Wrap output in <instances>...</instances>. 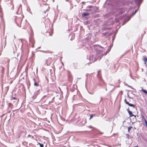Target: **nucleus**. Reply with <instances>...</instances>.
<instances>
[{
    "mask_svg": "<svg viewBox=\"0 0 147 147\" xmlns=\"http://www.w3.org/2000/svg\"><path fill=\"white\" fill-rule=\"evenodd\" d=\"M143 61L144 62V64L146 65V63H147V58L146 57H144L143 59Z\"/></svg>",
    "mask_w": 147,
    "mask_h": 147,
    "instance_id": "obj_7",
    "label": "nucleus"
},
{
    "mask_svg": "<svg viewBox=\"0 0 147 147\" xmlns=\"http://www.w3.org/2000/svg\"><path fill=\"white\" fill-rule=\"evenodd\" d=\"M24 18V16L22 14L17 16L15 18V22L17 25L19 27L21 26L22 20Z\"/></svg>",
    "mask_w": 147,
    "mask_h": 147,
    "instance_id": "obj_1",
    "label": "nucleus"
},
{
    "mask_svg": "<svg viewBox=\"0 0 147 147\" xmlns=\"http://www.w3.org/2000/svg\"><path fill=\"white\" fill-rule=\"evenodd\" d=\"M53 30L52 28L50 29L47 31V32L49 33V35L51 36L53 33Z\"/></svg>",
    "mask_w": 147,
    "mask_h": 147,
    "instance_id": "obj_5",
    "label": "nucleus"
},
{
    "mask_svg": "<svg viewBox=\"0 0 147 147\" xmlns=\"http://www.w3.org/2000/svg\"><path fill=\"white\" fill-rule=\"evenodd\" d=\"M34 97H35V98H36V96H35L34 95V96H33Z\"/></svg>",
    "mask_w": 147,
    "mask_h": 147,
    "instance_id": "obj_22",
    "label": "nucleus"
},
{
    "mask_svg": "<svg viewBox=\"0 0 147 147\" xmlns=\"http://www.w3.org/2000/svg\"><path fill=\"white\" fill-rule=\"evenodd\" d=\"M13 99L16 100V98L15 97H13L11 99V100H13Z\"/></svg>",
    "mask_w": 147,
    "mask_h": 147,
    "instance_id": "obj_21",
    "label": "nucleus"
},
{
    "mask_svg": "<svg viewBox=\"0 0 147 147\" xmlns=\"http://www.w3.org/2000/svg\"><path fill=\"white\" fill-rule=\"evenodd\" d=\"M128 112L130 115V117H132L133 116H134L135 117H136V116L133 115L132 113V112L130 111H128Z\"/></svg>",
    "mask_w": 147,
    "mask_h": 147,
    "instance_id": "obj_8",
    "label": "nucleus"
},
{
    "mask_svg": "<svg viewBox=\"0 0 147 147\" xmlns=\"http://www.w3.org/2000/svg\"><path fill=\"white\" fill-rule=\"evenodd\" d=\"M28 137H31V138H34V136H31V135H30V134H29V135H28Z\"/></svg>",
    "mask_w": 147,
    "mask_h": 147,
    "instance_id": "obj_18",
    "label": "nucleus"
},
{
    "mask_svg": "<svg viewBox=\"0 0 147 147\" xmlns=\"http://www.w3.org/2000/svg\"><path fill=\"white\" fill-rule=\"evenodd\" d=\"M39 144L40 147H44V145L43 144H41L40 143H39Z\"/></svg>",
    "mask_w": 147,
    "mask_h": 147,
    "instance_id": "obj_19",
    "label": "nucleus"
},
{
    "mask_svg": "<svg viewBox=\"0 0 147 147\" xmlns=\"http://www.w3.org/2000/svg\"><path fill=\"white\" fill-rule=\"evenodd\" d=\"M125 136H126V138H128L129 137V135L128 134H126Z\"/></svg>",
    "mask_w": 147,
    "mask_h": 147,
    "instance_id": "obj_16",
    "label": "nucleus"
},
{
    "mask_svg": "<svg viewBox=\"0 0 147 147\" xmlns=\"http://www.w3.org/2000/svg\"><path fill=\"white\" fill-rule=\"evenodd\" d=\"M142 118L144 119V120L145 121V124L146 125V127H147V121L144 118V116H142Z\"/></svg>",
    "mask_w": 147,
    "mask_h": 147,
    "instance_id": "obj_10",
    "label": "nucleus"
},
{
    "mask_svg": "<svg viewBox=\"0 0 147 147\" xmlns=\"http://www.w3.org/2000/svg\"><path fill=\"white\" fill-rule=\"evenodd\" d=\"M137 10H136L133 13H132V15H134L136 13V12H137Z\"/></svg>",
    "mask_w": 147,
    "mask_h": 147,
    "instance_id": "obj_20",
    "label": "nucleus"
},
{
    "mask_svg": "<svg viewBox=\"0 0 147 147\" xmlns=\"http://www.w3.org/2000/svg\"><path fill=\"white\" fill-rule=\"evenodd\" d=\"M94 114L91 115H90V117L89 118V119L90 120L93 117V116H94Z\"/></svg>",
    "mask_w": 147,
    "mask_h": 147,
    "instance_id": "obj_14",
    "label": "nucleus"
},
{
    "mask_svg": "<svg viewBox=\"0 0 147 147\" xmlns=\"http://www.w3.org/2000/svg\"><path fill=\"white\" fill-rule=\"evenodd\" d=\"M142 91L144 92V93L147 94V92L144 89H142Z\"/></svg>",
    "mask_w": 147,
    "mask_h": 147,
    "instance_id": "obj_12",
    "label": "nucleus"
},
{
    "mask_svg": "<svg viewBox=\"0 0 147 147\" xmlns=\"http://www.w3.org/2000/svg\"><path fill=\"white\" fill-rule=\"evenodd\" d=\"M124 101L125 102V103L126 104H127L129 106L133 107H135V105L132 104H131L129 103L128 102H127V100L126 99H125L124 100Z\"/></svg>",
    "mask_w": 147,
    "mask_h": 147,
    "instance_id": "obj_4",
    "label": "nucleus"
},
{
    "mask_svg": "<svg viewBox=\"0 0 147 147\" xmlns=\"http://www.w3.org/2000/svg\"><path fill=\"white\" fill-rule=\"evenodd\" d=\"M67 77L68 80L71 81L72 80V78L71 74L69 72H67Z\"/></svg>",
    "mask_w": 147,
    "mask_h": 147,
    "instance_id": "obj_3",
    "label": "nucleus"
},
{
    "mask_svg": "<svg viewBox=\"0 0 147 147\" xmlns=\"http://www.w3.org/2000/svg\"><path fill=\"white\" fill-rule=\"evenodd\" d=\"M4 71V67H2V70H1V72H2V74H3Z\"/></svg>",
    "mask_w": 147,
    "mask_h": 147,
    "instance_id": "obj_17",
    "label": "nucleus"
},
{
    "mask_svg": "<svg viewBox=\"0 0 147 147\" xmlns=\"http://www.w3.org/2000/svg\"><path fill=\"white\" fill-rule=\"evenodd\" d=\"M89 14L88 13H82V16H85L88 15Z\"/></svg>",
    "mask_w": 147,
    "mask_h": 147,
    "instance_id": "obj_9",
    "label": "nucleus"
},
{
    "mask_svg": "<svg viewBox=\"0 0 147 147\" xmlns=\"http://www.w3.org/2000/svg\"><path fill=\"white\" fill-rule=\"evenodd\" d=\"M132 128V126H130L128 127V132H129L130 130Z\"/></svg>",
    "mask_w": 147,
    "mask_h": 147,
    "instance_id": "obj_13",
    "label": "nucleus"
},
{
    "mask_svg": "<svg viewBox=\"0 0 147 147\" xmlns=\"http://www.w3.org/2000/svg\"><path fill=\"white\" fill-rule=\"evenodd\" d=\"M30 42H31L32 44H34L35 42L34 39L32 38L30 39Z\"/></svg>",
    "mask_w": 147,
    "mask_h": 147,
    "instance_id": "obj_11",
    "label": "nucleus"
},
{
    "mask_svg": "<svg viewBox=\"0 0 147 147\" xmlns=\"http://www.w3.org/2000/svg\"><path fill=\"white\" fill-rule=\"evenodd\" d=\"M10 59L8 58H5L4 59V61L5 63H8L9 62Z\"/></svg>",
    "mask_w": 147,
    "mask_h": 147,
    "instance_id": "obj_6",
    "label": "nucleus"
},
{
    "mask_svg": "<svg viewBox=\"0 0 147 147\" xmlns=\"http://www.w3.org/2000/svg\"><path fill=\"white\" fill-rule=\"evenodd\" d=\"M94 47L95 50L98 53H100L103 51V48L98 45H95L94 46Z\"/></svg>",
    "mask_w": 147,
    "mask_h": 147,
    "instance_id": "obj_2",
    "label": "nucleus"
},
{
    "mask_svg": "<svg viewBox=\"0 0 147 147\" xmlns=\"http://www.w3.org/2000/svg\"><path fill=\"white\" fill-rule=\"evenodd\" d=\"M34 86H38V84L36 82H35L34 84Z\"/></svg>",
    "mask_w": 147,
    "mask_h": 147,
    "instance_id": "obj_15",
    "label": "nucleus"
}]
</instances>
